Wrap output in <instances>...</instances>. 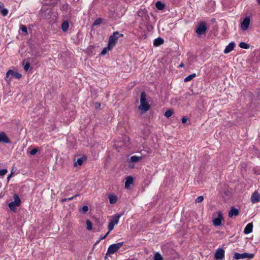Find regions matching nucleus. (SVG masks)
Returning <instances> with one entry per match:
<instances>
[{
  "mask_svg": "<svg viewBox=\"0 0 260 260\" xmlns=\"http://www.w3.org/2000/svg\"><path fill=\"white\" fill-rule=\"evenodd\" d=\"M86 223L87 230L88 231L91 230L92 229V223L91 221L88 219L86 221Z\"/></svg>",
  "mask_w": 260,
  "mask_h": 260,
  "instance_id": "nucleus-28",
  "label": "nucleus"
},
{
  "mask_svg": "<svg viewBox=\"0 0 260 260\" xmlns=\"http://www.w3.org/2000/svg\"><path fill=\"white\" fill-rule=\"evenodd\" d=\"M100 240H100V239H99L98 241H97L95 242V244H96L99 243V242L100 241Z\"/></svg>",
  "mask_w": 260,
  "mask_h": 260,
  "instance_id": "nucleus-49",
  "label": "nucleus"
},
{
  "mask_svg": "<svg viewBox=\"0 0 260 260\" xmlns=\"http://www.w3.org/2000/svg\"><path fill=\"white\" fill-rule=\"evenodd\" d=\"M115 225V224H114L111 221H110L109 222L108 228V230H109L108 232H109V233L110 232V231H111L112 230H113Z\"/></svg>",
  "mask_w": 260,
  "mask_h": 260,
  "instance_id": "nucleus-31",
  "label": "nucleus"
},
{
  "mask_svg": "<svg viewBox=\"0 0 260 260\" xmlns=\"http://www.w3.org/2000/svg\"><path fill=\"white\" fill-rule=\"evenodd\" d=\"M7 172V170L6 169L0 170V176L5 175Z\"/></svg>",
  "mask_w": 260,
  "mask_h": 260,
  "instance_id": "nucleus-37",
  "label": "nucleus"
},
{
  "mask_svg": "<svg viewBox=\"0 0 260 260\" xmlns=\"http://www.w3.org/2000/svg\"><path fill=\"white\" fill-rule=\"evenodd\" d=\"M187 118L185 116L183 117L182 118V123H185L187 121Z\"/></svg>",
  "mask_w": 260,
  "mask_h": 260,
  "instance_id": "nucleus-40",
  "label": "nucleus"
},
{
  "mask_svg": "<svg viewBox=\"0 0 260 260\" xmlns=\"http://www.w3.org/2000/svg\"><path fill=\"white\" fill-rule=\"evenodd\" d=\"M164 43V40L161 38L158 37L155 39L153 42V45L154 46H159L162 45Z\"/></svg>",
  "mask_w": 260,
  "mask_h": 260,
  "instance_id": "nucleus-17",
  "label": "nucleus"
},
{
  "mask_svg": "<svg viewBox=\"0 0 260 260\" xmlns=\"http://www.w3.org/2000/svg\"><path fill=\"white\" fill-rule=\"evenodd\" d=\"M123 242H119L110 245L108 248L107 255H111L117 251L122 246Z\"/></svg>",
  "mask_w": 260,
  "mask_h": 260,
  "instance_id": "nucleus-2",
  "label": "nucleus"
},
{
  "mask_svg": "<svg viewBox=\"0 0 260 260\" xmlns=\"http://www.w3.org/2000/svg\"><path fill=\"white\" fill-rule=\"evenodd\" d=\"M107 255L106 254V256H105V259H107Z\"/></svg>",
  "mask_w": 260,
  "mask_h": 260,
  "instance_id": "nucleus-52",
  "label": "nucleus"
},
{
  "mask_svg": "<svg viewBox=\"0 0 260 260\" xmlns=\"http://www.w3.org/2000/svg\"><path fill=\"white\" fill-rule=\"evenodd\" d=\"M72 200H73V198L72 197H71V198H64V199H62L61 200V202H67V201H71Z\"/></svg>",
  "mask_w": 260,
  "mask_h": 260,
  "instance_id": "nucleus-39",
  "label": "nucleus"
},
{
  "mask_svg": "<svg viewBox=\"0 0 260 260\" xmlns=\"http://www.w3.org/2000/svg\"><path fill=\"white\" fill-rule=\"evenodd\" d=\"M173 114V111L172 110H171V109H169V110H167L166 112L165 113V114L164 115L167 117V118H169Z\"/></svg>",
  "mask_w": 260,
  "mask_h": 260,
  "instance_id": "nucleus-29",
  "label": "nucleus"
},
{
  "mask_svg": "<svg viewBox=\"0 0 260 260\" xmlns=\"http://www.w3.org/2000/svg\"><path fill=\"white\" fill-rule=\"evenodd\" d=\"M4 6V4L0 2V13H1L4 16H5L8 14V11L7 9L3 8Z\"/></svg>",
  "mask_w": 260,
  "mask_h": 260,
  "instance_id": "nucleus-19",
  "label": "nucleus"
},
{
  "mask_svg": "<svg viewBox=\"0 0 260 260\" xmlns=\"http://www.w3.org/2000/svg\"><path fill=\"white\" fill-rule=\"evenodd\" d=\"M120 216L121 214H115L112 217V218L110 220V221H111L114 224H116L118 223L119 219Z\"/></svg>",
  "mask_w": 260,
  "mask_h": 260,
  "instance_id": "nucleus-18",
  "label": "nucleus"
},
{
  "mask_svg": "<svg viewBox=\"0 0 260 260\" xmlns=\"http://www.w3.org/2000/svg\"><path fill=\"white\" fill-rule=\"evenodd\" d=\"M239 213L238 209L235 208L234 207H232L229 212V216L231 218L233 216H236L238 215Z\"/></svg>",
  "mask_w": 260,
  "mask_h": 260,
  "instance_id": "nucleus-14",
  "label": "nucleus"
},
{
  "mask_svg": "<svg viewBox=\"0 0 260 260\" xmlns=\"http://www.w3.org/2000/svg\"><path fill=\"white\" fill-rule=\"evenodd\" d=\"M79 196V194H76L74 196L72 197L73 198V199L75 198L76 197H78Z\"/></svg>",
  "mask_w": 260,
  "mask_h": 260,
  "instance_id": "nucleus-48",
  "label": "nucleus"
},
{
  "mask_svg": "<svg viewBox=\"0 0 260 260\" xmlns=\"http://www.w3.org/2000/svg\"><path fill=\"white\" fill-rule=\"evenodd\" d=\"M134 181V179L132 176H128L126 178V181L125 182V187L126 188H128L129 186L131 184H133Z\"/></svg>",
  "mask_w": 260,
  "mask_h": 260,
  "instance_id": "nucleus-16",
  "label": "nucleus"
},
{
  "mask_svg": "<svg viewBox=\"0 0 260 260\" xmlns=\"http://www.w3.org/2000/svg\"><path fill=\"white\" fill-rule=\"evenodd\" d=\"M235 47V44L234 42H232L229 43V44L226 46L225 47L224 53L225 54H228L231 52L233 50H234V48Z\"/></svg>",
  "mask_w": 260,
  "mask_h": 260,
  "instance_id": "nucleus-10",
  "label": "nucleus"
},
{
  "mask_svg": "<svg viewBox=\"0 0 260 260\" xmlns=\"http://www.w3.org/2000/svg\"><path fill=\"white\" fill-rule=\"evenodd\" d=\"M21 204V200L17 195V207L19 206Z\"/></svg>",
  "mask_w": 260,
  "mask_h": 260,
  "instance_id": "nucleus-42",
  "label": "nucleus"
},
{
  "mask_svg": "<svg viewBox=\"0 0 260 260\" xmlns=\"http://www.w3.org/2000/svg\"><path fill=\"white\" fill-rule=\"evenodd\" d=\"M257 3L260 5V0H257Z\"/></svg>",
  "mask_w": 260,
  "mask_h": 260,
  "instance_id": "nucleus-50",
  "label": "nucleus"
},
{
  "mask_svg": "<svg viewBox=\"0 0 260 260\" xmlns=\"http://www.w3.org/2000/svg\"><path fill=\"white\" fill-rule=\"evenodd\" d=\"M21 77V74L17 73V79L20 78Z\"/></svg>",
  "mask_w": 260,
  "mask_h": 260,
  "instance_id": "nucleus-45",
  "label": "nucleus"
},
{
  "mask_svg": "<svg viewBox=\"0 0 260 260\" xmlns=\"http://www.w3.org/2000/svg\"><path fill=\"white\" fill-rule=\"evenodd\" d=\"M253 224L252 223H249L246 225L244 230V233L245 234H248L252 232Z\"/></svg>",
  "mask_w": 260,
  "mask_h": 260,
  "instance_id": "nucleus-15",
  "label": "nucleus"
},
{
  "mask_svg": "<svg viewBox=\"0 0 260 260\" xmlns=\"http://www.w3.org/2000/svg\"><path fill=\"white\" fill-rule=\"evenodd\" d=\"M150 105L147 102L146 94L145 91H143L141 93L140 96V105L138 107V109L146 112L150 109Z\"/></svg>",
  "mask_w": 260,
  "mask_h": 260,
  "instance_id": "nucleus-1",
  "label": "nucleus"
},
{
  "mask_svg": "<svg viewBox=\"0 0 260 260\" xmlns=\"http://www.w3.org/2000/svg\"><path fill=\"white\" fill-rule=\"evenodd\" d=\"M87 159V157L85 155L81 157L77 158L76 161L74 162V167H76L77 165L81 166L83 162Z\"/></svg>",
  "mask_w": 260,
  "mask_h": 260,
  "instance_id": "nucleus-13",
  "label": "nucleus"
},
{
  "mask_svg": "<svg viewBox=\"0 0 260 260\" xmlns=\"http://www.w3.org/2000/svg\"><path fill=\"white\" fill-rule=\"evenodd\" d=\"M102 21V20L101 18H98V19H96L94 22H93L92 25L93 26H95V25H97L98 24H99Z\"/></svg>",
  "mask_w": 260,
  "mask_h": 260,
  "instance_id": "nucleus-36",
  "label": "nucleus"
},
{
  "mask_svg": "<svg viewBox=\"0 0 260 260\" xmlns=\"http://www.w3.org/2000/svg\"><path fill=\"white\" fill-rule=\"evenodd\" d=\"M142 158V156L134 155L131 157V161L133 162H137Z\"/></svg>",
  "mask_w": 260,
  "mask_h": 260,
  "instance_id": "nucleus-25",
  "label": "nucleus"
},
{
  "mask_svg": "<svg viewBox=\"0 0 260 260\" xmlns=\"http://www.w3.org/2000/svg\"><path fill=\"white\" fill-rule=\"evenodd\" d=\"M23 64H24V70L25 71H27L30 67V63L29 62H26L25 64H24V60L23 61Z\"/></svg>",
  "mask_w": 260,
  "mask_h": 260,
  "instance_id": "nucleus-34",
  "label": "nucleus"
},
{
  "mask_svg": "<svg viewBox=\"0 0 260 260\" xmlns=\"http://www.w3.org/2000/svg\"><path fill=\"white\" fill-rule=\"evenodd\" d=\"M217 217L213 220V224L214 226H219L222 224L223 220L222 213L220 211L217 212Z\"/></svg>",
  "mask_w": 260,
  "mask_h": 260,
  "instance_id": "nucleus-6",
  "label": "nucleus"
},
{
  "mask_svg": "<svg viewBox=\"0 0 260 260\" xmlns=\"http://www.w3.org/2000/svg\"><path fill=\"white\" fill-rule=\"evenodd\" d=\"M20 29L25 34H27V29L26 27L24 25H20Z\"/></svg>",
  "mask_w": 260,
  "mask_h": 260,
  "instance_id": "nucleus-33",
  "label": "nucleus"
},
{
  "mask_svg": "<svg viewBox=\"0 0 260 260\" xmlns=\"http://www.w3.org/2000/svg\"><path fill=\"white\" fill-rule=\"evenodd\" d=\"M251 201L252 203H256L260 201V194L257 191H255L252 193Z\"/></svg>",
  "mask_w": 260,
  "mask_h": 260,
  "instance_id": "nucleus-9",
  "label": "nucleus"
},
{
  "mask_svg": "<svg viewBox=\"0 0 260 260\" xmlns=\"http://www.w3.org/2000/svg\"><path fill=\"white\" fill-rule=\"evenodd\" d=\"M184 66V63H181L179 66V68H182Z\"/></svg>",
  "mask_w": 260,
  "mask_h": 260,
  "instance_id": "nucleus-46",
  "label": "nucleus"
},
{
  "mask_svg": "<svg viewBox=\"0 0 260 260\" xmlns=\"http://www.w3.org/2000/svg\"><path fill=\"white\" fill-rule=\"evenodd\" d=\"M250 20L249 17H246L241 22V29L243 30H246L248 28L249 26Z\"/></svg>",
  "mask_w": 260,
  "mask_h": 260,
  "instance_id": "nucleus-8",
  "label": "nucleus"
},
{
  "mask_svg": "<svg viewBox=\"0 0 260 260\" xmlns=\"http://www.w3.org/2000/svg\"><path fill=\"white\" fill-rule=\"evenodd\" d=\"M88 211V207L87 206H84L80 210V212L83 213H86Z\"/></svg>",
  "mask_w": 260,
  "mask_h": 260,
  "instance_id": "nucleus-32",
  "label": "nucleus"
},
{
  "mask_svg": "<svg viewBox=\"0 0 260 260\" xmlns=\"http://www.w3.org/2000/svg\"><path fill=\"white\" fill-rule=\"evenodd\" d=\"M69 27V24L68 21H64L61 24V28L63 31H66Z\"/></svg>",
  "mask_w": 260,
  "mask_h": 260,
  "instance_id": "nucleus-23",
  "label": "nucleus"
},
{
  "mask_svg": "<svg viewBox=\"0 0 260 260\" xmlns=\"http://www.w3.org/2000/svg\"><path fill=\"white\" fill-rule=\"evenodd\" d=\"M13 174V172H11V174L8 177V179H9V178L10 177V176H11V175Z\"/></svg>",
  "mask_w": 260,
  "mask_h": 260,
  "instance_id": "nucleus-51",
  "label": "nucleus"
},
{
  "mask_svg": "<svg viewBox=\"0 0 260 260\" xmlns=\"http://www.w3.org/2000/svg\"><path fill=\"white\" fill-rule=\"evenodd\" d=\"M3 142L5 143H10V140L6 134L4 132L0 133V143Z\"/></svg>",
  "mask_w": 260,
  "mask_h": 260,
  "instance_id": "nucleus-11",
  "label": "nucleus"
},
{
  "mask_svg": "<svg viewBox=\"0 0 260 260\" xmlns=\"http://www.w3.org/2000/svg\"><path fill=\"white\" fill-rule=\"evenodd\" d=\"M239 46L241 48H243V49H247L248 48H249V45L245 43V42H241L240 43V44H239Z\"/></svg>",
  "mask_w": 260,
  "mask_h": 260,
  "instance_id": "nucleus-27",
  "label": "nucleus"
},
{
  "mask_svg": "<svg viewBox=\"0 0 260 260\" xmlns=\"http://www.w3.org/2000/svg\"><path fill=\"white\" fill-rule=\"evenodd\" d=\"M110 203L111 204H115L117 201V198L116 196L110 194L109 196Z\"/></svg>",
  "mask_w": 260,
  "mask_h": 260,
  "instance_id": "nucleus-21",
  "label": "nucleus"
},
{
  "mask_svg": "<svg viewBox=\"0 0 260 260\" xmlns=\"http://www.w3.org/2000/svg\"><path fill=\"white\" fill-rule=\"evenodd\" d=\"M101 106V104L99 103H96V108H98Z\"/></svg>",
  "mask_w": 260,
  "mask_h": 260,
  "instance_id": "nucleus-43",
  "label": "nucleus"
},
{
  "mask_svg": "<svg viewBox=\"0 0 260 260\" xmlns=\"http://www.w3.org/2000/svg\"><path fill=\"white\" fill-rule=\"evenodd\" d=\"M35 56L36 57H38V56H40L41 55L40 54V53L39 52H37L35 54Z\"/></svg>",
  "mask_w": 260,
  "mask_h": 260,
  "instance_id": "nucleus-44",
  "label": "nucleus"
},
{
  "mask_svg": "<svg viewBox=\"0 0 260 260\" xmlns=\"http://www.w3.org/2000/svg\"><path fill=\"white\" fill-rule=\"evenodd\" d=\"M123 36V34H119L118 31H115L109 38L108 44L109 46L114 47L117 42L118 39Z\"/></svg>",
  "mask_w": 260,
  "mask_h": 260,
  "instance_id": "nucleus-3",
  "label": "nucleus"
},
{
  "mask_svg": "<svg viewBox=\"0 0 260 260\" xmlns=\"http://www.w3.org/2000/svg\"><path fill=\"white\" fill-rule=\"evenodd\" d=\"M109 234V232H108L105 235H104V236L101 237L100 239L103 240V239H105Z\"/></svg>",
  "mask_w": 260,
  "mask_h": 260,
  "instance_id": "nucleus-41",
  "label": "nucleus"
},
{
  "mask_svg": "<svg viewBox=\"0 0 260 260\" xmlns=\"http://www.w3.org/2000/svg\"><path fill=\"white\" fill-rule=\"evenodd\" d=\"M10 76L11 77L16 78V73L12 70H9L6 74V79L8 80V78Z\"/></svg>",
  "mask_w": 260,
  "mask_h": 260,
  "instance_id": "nucleus-20",
  "label": "nucleus"
},
{
  "mask_svg": "<svg viewBox=\"0 0 260 260\" xmlns=\"http://www.w3.org/2000/svg\"><path fill=\"white\" fill-rule=\"evenodd\" d=\"M13 198L14 201L9 203V207L11 210L15 212L16 209V194H15L13 196Z\"/></svg>",
  "mask_w": 260,
  "mask_h": 260,
  "instance_id": "nucleus-12",
  "label": "nucleus"
},
{
  "mask_svg": "<svg viewBox=\"0 0 260 260\" xmlns=\"http://www.w3.org/2000/svg\"><path fill=\"white\" fill-rule=\"evenodd\" d=\"M257 97L258 99L260 100V91L257 93Z\"/></svg>",
  "mask_w": 260,
  "mask_h": 260,
  "instance_id": "nucleus-47",
  "label": "nucleus"
},
{
  "mask_svg": "<svg viewBox=\"0 0 260 260\" xmlns=\"http://www.w3.org/2000/svg\"><path fill=\"white\" fill-rule=\"evenodd\" d=\"M224 257V250L222 248H218L215 252L214 258L216 260H221Z\"/></svg>",
  "mask_w": 260,
  "mask_h": 260,
  "instance_id": "nucleus-7",
  "label": "nucleus"
},
{
  "mask_svg": "<svg viewBox=\"0 0 260 260\" xmlns=\"http://www.w3.org/2000/svg\"><path fill=\"white\" fill-rule=\"evenodd\" d=\"M38 152V149L36 148L32 149L29 152L31 155H35Z\"/></svg>",
  "mask_w": 260,
  "mask_h": 260,
  "instance_id": "nucleus-38",
  "label": "nucleus"
},
{
  "mask_svg": "<svg viewBox=\"0 0 260 260\" xmlns=\"http://www.w3.org/2000/svg\"><path fill=\"white\" fill-rule=\"evenodd\" d=\"M155 7L158 10H162L165 8V4L161 2L160 1H157L155 3Z\"/></svg>",
  "mask_w": 260,
  "mask_h": 260,
  "instance_id": "nucleus-22",
  "label": "nucleus"
},
{
  "mask_svg": "<svg viewBox=\"0 0 260 260\" xmlns=\"http://www.w3.org/2000/svg\"><path fill=\"white\" fill-rule=\"evenodd\" d=\"M196 77V74L193 73L192 74L188 75L186 78H185L184 79V81L185 82L189 81L191 80L192 79H193Z\"/></svg>",
  "mask_w": 260,
  "mask_h": 260,
  "instance_id": "nucleus-24",
  "label": "nucleus"
},
{
  "mask_svg": "<svg viewBox=\"0 0 260 260\" xmlns=\"http://www.w3.org/2000/svg\"><path fill=\"white\" fill-rule=\"evenodd\" d=\"M154 260H163V257L159 253L156 252L154 255Z\"/></svg>",
  "mask_w": 260,
  "mask_h": 260,
  "instance_id": "nucleus-30",
  "label": "nucleus"
},
{
  "mask_svg": "<svg viewBox=\"0 0 260 260\" xmlns=\"http://www.w3.org/2000/svg\"><path fill=\"white\" fill-rule=\"evenodd\" d=\"M112 48V47L111 46H109V44H108V46L107 47H105L103 50L102 51L101 53V55H105L107 51L111 50V48Z\"/></svg>",
  "mask_w": 260,
  "mask_h": 260,
  "instance_id": "nucleus-26",
  "label": "nucleus"
},
{
  "mask_svg": "<svg viewBox=\"0 0 260 260\" xmlns=\"http://www.w3.org/2000/svg\"><path fill=\"white\" fill-rule=\"evenodd\" d=\"M204 200V197L202 196H199L198 197L196 200V203H201L202 202H203Z\"/></svg>",
  "mask_w": 260,
  "mask_h": 260,
  "instance_id": "nucleus-35",
  "label": "nucleus"
},
{
  "mask_svg": "<svg viewBox=\"0 0 260 260\" xmlns=\"http://www.w3.org/2000/svg\"><path fill=\"white\" fill-rule=\"evenodd\" d=\"M207 29V27L204 22L200 23L196 29V32L199 35H204Z\"/></svg>",
  "mask_w": 260,
  "mask_h": 260,
  "instance_id": "nucleus-5",
  "label": "nucleus"
},
{
  "mask_svg": "<svg viewBox=\"0 0 260 260\" xmlns=\"http://www.w3.org/2000/svg\"><path fill=\"white\" fill-rule=\"evenodd\" d=\"M254 257V254L253 253H248L246 252H244L243 253H239L237 252H235L234 255V258L236 259H244L246 258H248L249 259H251Z\"/></svg>",
  "mask_w": 260,
  "mask_h": 260,
  "instance_id": "nucleus-4",
  "label": "nucleus"
}]
</instances>
